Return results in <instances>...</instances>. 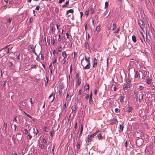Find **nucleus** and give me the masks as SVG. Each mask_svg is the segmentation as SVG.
Here are the masks:
<instances>
[{
  "mask_svg": "<svg viewBox=\"0 0 155 155\" xmlns=\"http://www.w3.org/2000/svg\"><path fill=\"white\" fill-rule=\"evenodd\" d=\"M54 145L53 146V148L52 149V153H53V155H54Z\"/></svg>",
  "mask_w": 155,
  "mask_h": 155,
  "instance_id": "680f3d73",
  "label": "nucleus"
},
{
  "mask_svg": "<svg viewBox=\"0 0 155 155\" xmlns=\"http://www.w3.org/2000/svg\"><path fill=\"white\" fill-rule=\"evenodd\" d=\"M57 61V59L56 58H55L54 59V61H53V64H54Z\"/></svg>",
  "mask_w": 155,
  "mask_h": 155,
  "instance_id": "e2e57ef3",
  "label": "nucleus"
},
{
  "mask_svg": "<svg viewBox=\"0 0 155 155\" xmlns=\"http://www.w3.org/2000/svg\"><path fill=\"white\" fill-rule=\"evenodd\" d=\"M89 11H86L85 12V15H86L87 16H88L89 14Z\"/></svg>",
  "mask_w": 155,
  "mask_h": 155,
  "instance_id": "37998d69",
  "label": "nucleus"
},
{
  "mask_svg": "<svg viewBox=\"0 0 155 155\" xmlns=\"http://www.w3.org/2000/svg\"><path fill=\"white\" fill-rule=\"evenodd\" d=\"M85 46L86 47V48H89V45L88 43H87L86 42L85 44Z\"/></svg>",
  "mask_w": 155,
  "mask_h": 155,
  "instance_id": "c03bdc74",
  "label": "nucleus"
},
{
  "mask_svg": "<svg viewBox=\"0 0 155 155\" xmlns=\"http://www.w3.org/2000/svg\"><path fill=\"white\" fill-rule=\"evenodd\" d=\"M143 94L142 93L141 94L139 95V99L140 101H142L143 99Z\"/></svg>",
  "mask_w": 155,
  "mask_h": 155,
  "instance_id": "39448f33",
  "label": "nucleus"
},
{
  "mask_svg": "<svg viewBox=\"0 0 155 155\" xmlns=\"http://www.w3.org/2000/svg\"><path fill=\"white\" fill-rule=\"evenodd\" d=\"M54 134V130H52L50 132V135L51 137H52Z\"/></svg>",
  "mask_w": 155,
  "mask_h": 155,
  "instance_id": "f3484780",
  "label": "nucleus"
},
{
  "mask_svg": "<svg viewBox=\"0 0 155 155\" xmlns=\"http://www.w3.org/2000/svg\"><path fill=\"white\" fill-rule=\"evenodd\" d=\"M66 35L67 36V38H69V34L68 33H66Z\"/></svg>",
  "mask_w": 155,
  "mask_h": 155,
  "instance_id": "5fc2aeb1",
  "label": "nucleus"
},
{
  "mask_svg": "<svg viewBox=\"0 0 155 155\" xmlns=\"http://www.w3.org/2000/svg\"><path fill=\"white\" fill-rule=\"evenodd\" d=\"M115 112L116 113H118L120 111L119 109L118 108H115Z\"/></svg>",
  "mask_w": 155,
  "mask_h": 155,
  "instance_id": "a18cd8bd",
  "label": "nucleus"
},
{
  "mask_svg": "<svg viewBox=\"0 0 155 155\" xmlns=\"http://www.w3.org/2000/svg\"><path fill=\"white\" fill-rule=\"evenodd\" d=\"M73 12L74 10L73 9H69L67 11L66 15H68L69 13H73Z\"/></svg>",
  "mask_w": 155,
  "mask_h": 155,
  "instance_id": "ddd939ff",
  "label": "nucleus"
},
{
  "mask_svg": "<svg viewBox=\"0 0 155 155\" xmlns=\"http://www.w3.org/2000/svg\"><path fill=\"white\" fill-rule=\"evenodd\" d=\"M97 60L96 59V58H94V60L93 62V67L94 68L95 66H96L97 65Z\"/></svg>",
  "mask_w": 155,
  "mask_h": 155,
  "instance_id": "0eeeda50",
  "label": "nucleus"
},
{
  "mask_svg": "<svg viewBox=\"0 0 155 155\" xmlns=\"http://www.w3.org/2000/svg\"><path fill=\"white\" fill-rule=\"evenodd\" d=\"M97 137L99 140H101L103 138V137L101 135V134L100 133L97 135Z\"/></svg>",
  "mask_w": 155,
  "mask_h": 155,
  "instance_id": "a211bd4d",
  "label": "nucleus"
},
{
  "mask_svg": "<svg viewBox=\"0 0 155 155\" xmlns=\"http://www.w3.org/2000/svg\"><path fill=\"white\" fill-rule=\"evenodd\" d=\"M12 20V18H9L7 21V23H10Z\"/></svg>",
  "mask_w": 155,
  "mask_h": 155,
  "instance_id": "f704fd0d",
  "label": "nucleus"
},
{
  "mask_svg": "<svg viewBox=\"0 0 155 155\" xmlns=\"http://www.w3.org/2000/svg\"><path fill=\"white\" fill-rule=\"evenodd\" d=\"M132 39L133 41L135 43L136 42V39L135 36L134 35H133L132 37Z\"/></svg>",
  "mask_w": 155,
  "mask_h": 155,
  "instance_id": "9b49d317",
  "label": "nucleus"
},
{
  "mask_svg": "<svg viewBox=\"0 0 155 155\" xmlns=\"http://www.w3.org/2000/svg\"><path fill=\"white\" fill-rule=\"evenodd\" d=\"M152 80L150 78H148L147 80V83L148 84H150Z\"/></svg>",
  "mask_w": 155,
  "mask_h": 155,
  "instance_id": "dca6fc26",
  "label": "nucleus"
},
{
  "mask_svg": "<svg viewBox=\"0 0 155 155\" xmlns=\"http://www.w3.org/2000/svg\"><path fill=\"white\" fill-rule=\"evenodd\" d=\"M119 31V28H118V29H117V30L116 31H115L114 32V33H117Z\"/></svg>",
  "mask_w": 155,
  "mask_h": 155,
  "instance_id": "0e129e2a",
  "label": "nucleus"
},
{
  "mask_svg": "<svg viewBox=\"0 0 155 155\" xmlns=\"http://www.w3.org/2000/svg\"><path fill=\"white\" fill-rule=\"evenodd\" d=\"M81 80L80 78H79L78 79V82H77V85L79 86L81 84Z\"/></svg>",
  "mask_w": 155,
  "mask_h": 155,
  "instance_id": "f8f14e48",
  "label": "nucleus"
},
{
  "mask_svg": "<svg viewBox=\"0 0 155 155\" xmlns=\"http://www.w3.org/2000/svg\"><path fill=\"white\" fill-rule=\"evenodd\" d=\"M143 140L141 138H139L136 140V145L137 146H141L143 143Z\"/></svg>",
  "mask_w": 155,
  "mask_h": 155,
  "instance_id": "f257e3e1",
  "label": "nucleus"
},
{
  "mask_svg": "<svg viewBox=\"0 0 155 155\" xmlns=\"http://www.w3.org/2000/svg\"><path fill=\"white\" fill-rule=\"evenodd\" d=\"M117 28L116 25V24H113V28L112 29V30H114Z\"/></svg>",
  "mask_w": 155,
  "mask_h": 155,
  "instance_id": "bb28decb",
  "label": "nucleus"
},
{
  "mask_svg": "<svg viewBox=\"0 0 155 155\" xmlns=\"http://www.w3.org/2000/svg\"><path fill=\"white\" fill-rule=\"evenodd\" d=\"M26 115L28 117H29L30 118H33L30 115L28 114H26Z\"/></svg>",
  "mask_w": 155,
  "mask_h": 155,
  "instance_id": "603ef678",
  "label": "nucleus"
},
{
  "mask_svg": "<svg viewBox=\"0 0 155 155\" xmlns=\"http://www.w3.org/2000/svg\"><path fill=\"white\" fill-rule=\"evenodd\" d=\"M82 90H80L78 92V94L80 95L81 94Z\"/></svg>",
  "mask_w": 155,
  "mask_h": 155,
  "instance_id": "774afa93",
  "label": "nucleus"
},
{
  "mask_svg": "<svg viewBox=\"0 0 155 155\" xmlns=\"http://www.w3.org/2000/svg\"><path fill=\"white\" fill-rule=\"evenodd\" d=\"M62 48L61 47H60V46L58 47V51H59V52L61 51H62Z\"/></svg>",
  "mask_w": 155,
  "mask_h": 155,
  "instance_id": "72a5a7b5",
  "label": "nucleus"
},
{
  "mask_svg": "<svg viewBox=\"0 0 155 155\" xmlns=\"http://www.w3.org/2000/svg\"><path fill=\"white\" fill-rule=\"evenodd\" d=\"M144 87H143L142 86H140L139 88H138L140 90H142L143 88H144Z\"/></svg>",
  "mask_w": 155,
  "mask_h": 155,
  "instance_id": "79ce46f5",
  "label": "nucleus"
},
{
  "mask_svg": "<svg viewBox=\"0 0 155 155\" xmlns=\"http://www.w3.org/2000/svg\"><path fill=\"white\" fill-rule=\"evenodd\" d=\"M50 30H51L52 31H55V28L53 27L52 26L50 25Z\"/></svg>",
  "mask_w": 155,
  "mask_h": 155,
  "instance_id": "393cba45",
  "label": "nucleus"
},
{
  "mask_svg": "<svg viewBox=\"0 0 155 155\" xmlns=\"http://www.w3.org/2000/svg\"><path fill=\"white\" fill-rule=\"evenodd\" d=\"M33 20V17H31L30 18L29 21L30 23H31Z\"/></svg>",
  "mask_w": 155,
  "mask_h": 155,
  "instance_id": "a19ab883",
  "label": "nucleus"
},
{
  "mask_svg": "<svg viewBox=\"0 0 155 155\" xmlns=\"http://www.w3.org/2000/svg\"><path fill=\"white\" fill-rule=\"evenodd\" d=\"M35 67H36V65L35 64H34V65H31V68H35Z\"/></svg>",
  "mask_w": 155,
  "mask_h": 155,
  "instance_id": "338daca9",
  "label": "nucleus"
},
{
  "mask_svg": "<svg viewBox=\"0 0 155 155\" xmlns=\"http://www.w3.org/2000/svg\"><path fill=\"white\" fill-rule=\"evenodd\" d=\"M64 1V0H59V3H61L62 2Z\"/></svg>",
  "mask_w": 155,
  "mask_h": 155,
  "instance_id": "6e6d98bb",
  "label": "nucleus"
},
{
  "mask_svg": "<svg viewBox=\"0 0 155 155\" xmlns=\"http://www.w3.org/2000/svg\"><path fill=\"white\" fill-rule=\"evenodd\" d=\"M41 149H43L44 148V145L43 144H41Z\"/></svg>",
  "mask_w": 155,
  "mask_h": 155,
  "instance_id": "4d7b16f0",
  "label": "nucleus"
},
{
  "mask_svg": "<svg viewBox=\"0 0 155 155\" xmlns=\"http://www.w3.org/2000/svg\"><path fill=\"white\" fill-rule=\"evenodd\" d=\"M130 86L129 85L127 84H124L123 85V88H129L130 87Z\"/></svg>",
  "mask_w": 155,
  "mask_h": 155,
  "instance_id": "4468645a",
  "label": "nucleus"
},
{
  "mask_svg": "<svg viewBox=\"0 0 155 155\" xmlns=\"http://www.w3.org/2000/svg\"><path fill=\"white\" fill-rule=\"evenodd\" d=\"M83 60V59L81 60V64L83 66V69H86V70L89 69L90 68V63H87V65L86 66L84 67V65L82 64Z\"/></svg>",
  "mask_w": 155,
  "mask_h": 155,
  "instance_id": "f03ea898",
  "label": "nucleus"
},
{
  "mask_svg": "<svg viewBox=\"0 0 155 155\" xmlns=\"http://www.w3.org/2000/svg\"><path fill=\"white\" fill-rule=\"evenodd\" d=\"M95 29H96V31H99L100 30V26H97L96 27Z\"/></svg>",
  "mask_w": 155,
  "mask_h": 155,
  "instance_id": "c85d7f7f",
  "label": "nucleus"
},
{
  "mask_svg": "<svg viewBox=\"0 0 155 155\" xmlns=\"http://www.w3.org/2000/svg\"><path fill=\"white\" fill-rule=\"evenodd\" d=\"M32 137V136L30 134H29L27 137V139L28 140H31Z\"/></svg>",
  "mask_w": 155,
  "mask_h": 155,
  "instance_id": "4be33fe9",
  "label": "nucleus"
},
{
  "mask_svg": "<svg viewBox=\"0 0 155 155\" xmlns=\"http://www.w3.org/2000/svg\"><path fill=\"white\" fill-rule=\"evenodd\" d=\"M71 109H72V110H75V111L76 110V107H75V106L74 105H73L72 107H71Z\"/></svg>",
  "mask_w": 155,
  "mask_h": 155,
  "instance_id": "c756f323",
  "label": "nucleus"
},
{
  "mask_svg": "<svg viewBox=\"0 0 155 155\" xmlns=\"http://www.w3.org/2000/svg\"><path fill=\"white\" fill-rule=\"evenodd\" d=\"M138 24L140 27L142 29H143V28L145 27L144 24L143 22V21L141 20H140L138 21Z\"/></svg>",
  "mask_w": 155,
  "mask_h": 155,
  "instance_id": "7ed1b4c3",
  "label": "nucleus"
},
{
  "mask_svg": "<svg viewBox=\"0 0 155 155\" xmlns=\"http://www.w3.org/2000/svg\"><path fill=\"white\" fill-rule=\"evenodd\" d=\"M132 109L133 108L131 107H130L128 106L127 108V111L129 113L131 112L132 111Z\"/></svg>",
  "mask_w": 155,
  "mask_h": 155,
  "instance_id": "6e6552de",
  "label": "nucleus"
},
{
  "mask_svg": "<svg viewBox=\"0 0 155 155\" xmlns=\"http://www.w3.org/2000/svg\"><path fill=\"white\" fill-rule=\"evenodd\" d=\"M89 97V94H87L86 96L85 97L87 99H88V98Z\"/></svg>",
  "mask_w": 155,
  "mask_h": 155,
  "instance_id": "69168bd1",
  "label": "nucleus"
},
{
  "mask_svg": "<svg viewBox=\"0 0 155 155\" xmlns=\"http://www.w3.org/2000/svg\"><path fill=\"white\" fill-rule=\"evenodd\" d=\"M68 1H67L66 2V3H65V4L64 5H62V7H67V6L68 5Z\"/></svg>",
  "mask_w": 155,
  "mask_h": 155,
  "instance_id": "5701e85b",
  "label": "nucleus"
},
{
  "mask_svg": "<svg viewBox=\"0 0 155 155\" xmlns=\"http://www.w3.org/2000/svg\"><path fill=\"white\" fill-rule=\"evenodd\" d=\"M85 60L86 61L87 63H90V57H87L86 56H85Z\"/></svg>",
  "mask_w": 155,
  "mask_h": 155,
  "instance_id": "2eb2a0df",
  "label": "nucleus"
},
{
  "mask_svg": "<svg viewBox=\"0 0 155 155\" xmlns=\"http://www.w3.org/2000/svg\"><path fill=\"white\" fill-rule=\"evenodd\" d=\"M76 147L78 149H80V144L78 143L76 145Z\"/></svg>",
  "mask_w": 155,
  "mask_h": 155,
  "instance_id": "e433bc0d",
  "label": "nucleus"
},
{
  "mask_svg": "<svg viewBox=\"0 0 155 155\" xmlns=\"http://www.w3.org/2000/svg\"><path fill=\"white\" fill-rule=\"evenodd\" d=\"M83 130V126H82V125H81V131H81V134H82Z\"/></svg>",
  "mask_w": 155,
  "mask_h": 155,
  "instance_id": "3c124183",
  "label": "nucleus"
},
{
  "mask_svg": "<svg viewBox=\"0 0 155 155\" xmlns=\"http://www.w3.org/2000/svg\"><path fill=\"white\" fill-rule=\"evenodd\" d=\"M94 12V9L93 8H91V10H90V13L91 14H92Z\"/></svg>",
  "mask_w": 155,
  "mask_h": 155,
  "instance_id": "2f4dec72",
  "label": "nucleus"
},
{
  "mask_svg": "<svg viewBox=\"0 0 155 155\" xmlns=\"http://www.w3.org/2000/svg\"><path fill=\"white\" fill-rule=\"evenodd\" d=\"M124 126H122L121 124L119 125V130L120 132L122 131L123 130Z\"/></svg>",
  "mask_w": 155,
  "mask_h": 155,
  "instance_id": "1a4fd4ad",
  "label": "nucleus"
},
{
  "mask_svg": "<svg viewBox=\"0 0 155 155\" xmlns=\"http://www.w3.org/2000/svg\"><path fill=\"white\" fill-rule=\"evenodd\" d=\"M62 55L63 57H64L63 59H64L67 57L66 53L65 51H63L62 52Z\"/></svg>",
  "mask_w": 155,
  "mask_h": 155,
  "instance_id": "9d476101",
  "label": "nucleus"
},
{
  "mask_svg": "<svg viewBox=\"0 0 155 155\" xmlns=\"http://www.w3.org/2000/svg\"><path fill=\"white\" fill-rule=\"evenodd\" d=\"M89 95V97H90L91 99V98H92V92H91L90 95Z\"/></svg>",
  "mask_w": 155,
  "mask_h": 155,
  "instance_id": "bf43d9fd",
  "label": "nucleus"
},
{
  "mask_svg": "<svg viewBox=\"0 0 155 155\" xmlns=\"http://www.w3.org/2000/svg\"><path fill=\"white\" fill-rule=\"evenodd\" d=\"M87 22H86L85 23V24L84 25V27H85V31L87 30Z\"/></svg>",
  "mask_w": 155,
  "mask_h": 155,
  "instance_id": "49530a36",
  "label": "nucleus"
},
{
  "mask_svg": "<svg viewBox=\"0 0 155 155\" xmlns=\"http://www.w3.org/2000/svg\"><path fill=\"white\" fill-rule=\"evenodd\" d=\"M120 101L121 102H122L124 101V97L123 96H121L120 97Z\"/></svg>",
  "mask_w": 155,
  "mask_h": 155,
  "instance_id": "b1692460",
  "label": "nucleus"
},
{
  "mask_svg": "<svg viewBox=\"0 0 155 155\" xmlns=\"http://www.w3.org/2000/svg\"><path fill=\"white\" fill-rule=\"evenodd\" d=\"M40 6H37L35 9L36 10H39V9H40Z\"/></svg>",
  "mask_w": 155,
  "mask_h": 155,
  "instance_id": "09e8293b",
  "label": "nucleus"
},
{
  "mask_svg": "<svg viewBox=\"0 0 155 155\" xmlns=\"http://www.w3.org/2000/svg\"><path fill=\"white\" fill-rule=\"evenodd\" d=\"M93 101L92 100V98H91V99L90 98V99H89V103L90 104H92L93 103Z\"/></svg>",
  "mask_w": 155,
  "mask_h": 155,
  "instance_id": "ea45409f",
  "label": "nucleus"
},
{
  "mask_svg": "<svg viewBox=\"0 0 155 155\" xmlns=\"http://www.w3.org/2000/svg\"><path fill=\"white\" fill-rule=\"evenodd\" d=\"M64 103V107H63V109H66L67 108L66 104V103Z\"/></svg>",
  "mask_w": 155,
  "mask_h": 155,
  "instance_id": "864d4df0",
  "label": "nucleus"
},
{
  "mask_svg": "<svg viewBox=\"0 0 155 155\" xmlns=\"http://www.w3.org/2000/svg\"><path fill=\"white\" fill-rule=\"evenodd\" d=\"M72 65H71L70 66V73H71L72 72Z\"/></svg>",
  "mask_w": 155,
  "mask_h": 155,
  "instance_id": "8fccbe9b",
  "label": "nucleus"
},
{
  "mask_svg": "<svg viewBox=\"0 0 155 155\" xmlns=\"http://www.w3.org/2000/svg\"><path fill=\"white\" fill-rule=\"evenodd\" d=\"M17 136H18V138L17 139L18 141H20L22 139V136H21V134L20 133L18 134Z\"/></svg>",
  "mask_w": 155,
  "mask_h": 155,
  "instance_id": "20e7f679",
  "label": "nucleus"
},
{
  "mask_svg": "<svg viewBox=\"0 0 155 155\" xmlns=\"http://www.w3.org/2000/svg\"><path fill=\"white\" fill-rule=\"evenodd\" d=\"M117 122V119H114L113 120H112L111 121V122L110 123V124L112 125L114 124H116V123Z\"/></svg>",
  "mask_w": 155,
  "mask_h": 155,
  "instance_id": "423d86ee",
  "label": "nucleus"
},
{
  "mask_svg": "<svg viewBox=\"0 0 155 155\" xmlns=\"http://www.w3.org/2000/svg\"><path fill=\"white\" fill-rule=\"evenodd\" d=\"M59 38H58V41H60L61 40V36L60 35H58Z\"/></svg>",
  "mask_w": 155,
  "mask_h": 155,
  "instance_id": "de8ad7c7",
  "label": "nucleus"
},
{
  "mask_svg": "<svg viewBox=\"0 0 155 155\" xmlns=\"http://www.w3.org/2000/svg\"><path fill=\"white\" fill-rule=\"evenodd\" d=\"M82 134H81L80 132L79 134L78 135V134H77L76 136L77 138H79L80 137Z\"/></svg>",
  "mask_w": 155,
  "mask_h": 155,
  "instance_id": "4c0bfd02",
  "label": "nucleus"
},
{
  "mask_svg": "<svg viewBox=\"0 0 155 155\" xmlns=\"http://www.w3.org/2000/svg\"><path fill=\"white\" fill-rule=\"evenodd\" d=\"M139 75V73L137 71H136L135 73L134 77L135 78H137Z\"/></svg>",
  "mask_w": 155,
  "mask_h": 155,
  "instance_id": "6ab92c4d",
  "label": "nucleus"
},
{
  "mask_svg": "<svg viewBox=\"0 0 155 155\" xmlns=\"http://www.w3.org/2000/svg\"><path fill=\"white\" fill-rule=\"evenodd\" d=\"M98 131H97L95 132L93 134H92L91 135H89V136H90V137H93L94 136H95L96 134H97V132H98Z\"/></svg>",
  "mask_w": 155,
  "mask_h": 155,
  "instance_id": "412c9836",
  "label": "nucleus"
},
{
  "mask_svg": "<svg viewBox=\"0 0 155 155\" xmlns=\"http://www.w3.org/2000/svg\"><path fill=\"white\" fill-rule=\"evenodd\" d=\"M44 131H45L48 132L49 131V129L48 128L46 127H44Z\"/></svg>",
  "mask_w": 155,
  "mask_h": 155,
  "instance_id": "cd10ccee",
  "label": "nucleus"
},
{
  "mask_svg": "<svg viewBox=\"0 0 155 155\" xmlns=\"http://www.w3.org/2000/svg\"><path fill=\"white\" fill-rule=\"evenodd\" d=\"M89 86L88 84H87L85 85L84 86V88L86 89V90H88L89 89Z\"/></svg>",
  "mask_w": 155,
  "mask_h": 155,
  "instance_id": "aec40b11",
  "label": "nucleus"
},
{
  "mask_svg": "<svg viewBox=\"0 0 155 155\" xmlns=\"http://www.w3.org/2000/svg\"><path fill=\"white\" fill-rule=\"evenodd\" d=\"M3 127L5 128V129L6 130L7 128V123H5L3 125Z\"/></svg>",
  "mask_w": 155,
  "mask_h": 155,
  "instance_id": "473e14b6",
  "label": "nucleus"
},
{
  "mask_svg": "<svg viewBox=\"0 0 155 155\" xmlns=\"http://www.w3.org/2000/svg\"><path fill=\"white\" fill-rule=\"evenodd\" d=\"M25 131V134H27L28 133V130L26 129H25L24 130Z\"/></svg>",
  "mask_w": 155,
  "mask_h": 155,
  "instance_id": "13d9d810",
  "label": "nucleus"
},
{
  "mask_svg": "<svg viewBox=\"0 0 155 155\" xmlns=\"http://www.w3.org/2000/svg\"><path fill=\"white\" fill-rule=\"evenodd\" d=\"M108 6V2H106L105 3V8H107Z\"/></svg>",
  "mask_w": 155,
  "mask_h": 155,
  "instance_id": "a878e982",
  "label": "nucleus"
},
{
  "mask_svg": "<svg viewBox=\"0 0 155 155\" xmlns=\"http://www.w3.org/2000/svg\"><path fill=\"white\" fill-rule=\"evenodd\" d=\"M53 93H52V94L49 96V97H48L49 99H50L51 97H52V96H53Z\"/></svg>",
  "mask_w": 155,
  "mask_h": 155,
  "instance_id": "052dcab7",
  "label": "nucleus"
},
{
  "mask_svg": "<svg viewBox=\"0 0 155 155\" xmlns=\"http://www.w3.org/2000/svg\"><path fill=\"white\" fill-rule=\"evenodd\" d=\"M48 79L47 76H46V80H45V85H46V84L48 83Z\"/></svg>",
  "mask_w": 155,
  "mask_h": 155,
  "instance_id": "58836bf2",
  "label": "nucleus"
},
{
  "mask_svg": "<svg viewBox=\"0 0 155 155\" xmlns=\"http://www.w3.org/2000/svg\"><path fill=\"white\" fill-rule=\"evenodd\" d=\"M88 139L87 140V142H89L90 141H91V137H90V136H89V135H88Z\"/></svg>",
  "mask_w": 155,
  "mask_h": 155,
  "instance_id": "c9c22d12",
  "label": "nucleus"
},
{
  "mask_svg": "<svg viewBox=\"0 0 155 155\" xmlns=\"http://www.w3.org/2000/svg\"><path fill=\"white\" fill-rule=\"evenodd\" d=\"M126 83L128 84H129L131 82L130 80L129 79H127L126 80Z\"/></svg>",
  "mask_w": 155,
  "mask_h": 155,
  "instance_id": "7c9ffc66",
  "label": "nucleus"
}]
</instances>
